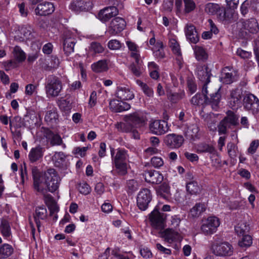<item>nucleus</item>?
I'll return each mask as SVG.
<instances>
[{
	"mask_svg": "<svg viewBox=\"0 0 259 259\" xmlns=\"http://www.w3.org/2000/svg\"><path fill=\"white\" fill-rule=\"evenodd\" d=\"M31 173L34 190L42 194L46 201L48 199L52 201V196L47 194V192H55L59 188L61 181L56 170L50 168L43 173L36 166H32Z\"/></svg>",
	"mask_w": 259,
	"mask_h": 259,
	"instance_id": "obj_1",
	"label": "nucleus"
},
{
	"mask_svg": "<svg viewBox=\"0 0 259 259\" xmlns=\"http://www.w3.org/2000/svg\"><path fill=\"white\" fill-rule=\"evenodd\" d=\"M112 164L115 167L119 175L124 176L127 174V162L129 155L127 151L123 148H118L116 150L110 148Z\"/></svg>",
	"mask_w": 259,
	"mask_h": 259,
	"instance_id": "obj_2",
	"label": "nucleus"
},
{
	"mask_svg": "<svg viewBox=\"0 0 259 259\" xmlns=\"http://www.w3.org/2000/svg\"><path fill=\"white\" fill-rule=\"evenodd\" d=\"M221 87L215 88L212 84L202 85L203 93L205 104L210 105L212 108L217 110L221 99Z\"/></svg>",
	"mask_w": 259,
	"mask_h": 259,
	"instance_id": "obj_3",
	"label": "nucleus"
},
{
	"mask_svg": "<svg viewBox=\"0 0 259 259\" xmlns=\"http://www.w3.org/2000/svg\"><path fill=\"white\" fill-rule=\"evenodd\" d=\"M62 89V82L58 77L54 75L48 77L45 85V91L47 97L55 98L58 97Z\"/></svg>",
	"mask_w": 259,
	"mask_h": 259,
	"instance_id": "obj_4",
	"label": "nucleus"
},
{
	"mask_svg": "<svg viewBox=\"0 0 259 259\" xmlns=\"http://www.w3.org/2000/svg\"><path fill=\"white\" fill-rule=\"evenodd\" d=\"M211 250L216 256H227L233 254V248L232 245L227 242H214L211 246Z\"/></svg>",
	"mask_w": 259,
	"mask_h": 259,
	"instance_id": "obj_5",
	"label": "nucleus"
},
{
	"mask_svg": "<svg viewBox=\"0 0 259 259\" xmlns=\"http://www.w3.org/2000/svg\"><path fill=\"white\" fill-rule=\"evenodd\" d=\"M243 89L237 87L230 91L228 96L229 106L232 109H237L242 104V99L244 98Z\"/></svg>",
	"mask_w": 259,
	"mask_h": 259,
	"instance_id": "obj_6",
	"label": "nucleus"
},
{
	"mask_svg": "<svg viewBox=\"0 0 259 259\" xmlns=\"http://www.w3.org/2000/svg\"><path fill=\"white\" fill-rule=\"evenodd\" d=\"M125 121L130 122L133 128H141L147 124V119L142 113L135 112L134 113L126 115L124 117Z\"/></svg>",
	"mask_w": 259,
	"mask_h": 259,
	"instance_id": "obj_7",
	"label": "nucleus"
},
{
	"mask_svg": "<svg viewBox=\"0 0 259 259\" xmlns=\"http://www.w3.org/2000/svg\"><path fill=\"white\" fill-rule=\"evenodd\" d=\"M166 215L163 213L160 212L155 208L149 214V221L152 227L157 230H162L164 228Z\"/></svg>",
	"mask_w": 259,
	"mask_h": 259,
	"instance_id": "obj_8",
	"label": "nucleus"
},
{
	"mask_svg": "<svg viewBox=\"0 0 259 259\" xmlns=\"http://www.w3.org/2000/svg\"><path fill=\"white\" fill-rule=\"evenodd\" d=\"M220 225V221L217 217L211 216L205 220L201 227V230L205 235L214 233Z\"/></svg>",
	"mask_w": 259,
	"mask_h": 259,
	"instance_id": "obj_9",
	"label": "nucleus"
},
{
	"mask_svg": "<svg viewBox=\"0 0 259 259\" xmlns=\"http://www.w3.org/2000/svg\"><path fill=\"white\" fill-rule=\"evenodd\" d=\"M240 29L241 36L245 37L247 32L251 33H256L259 30V27L257 21L255 19H250L244 21L238 24Z\"/></svg>",
	"mask_w": 259,
	"mask_h": 259,
	"instance_id": "obj_10",
	"label": "nucleus"
},
{
	"mask_svg": "<svg viewBox=\"0 0 259 259\" xmlns=\"http://www.w3.org/2000/svg\"><path fill=\"white\" fill-rule=\"evenodd\" d=\"M151 200L152 194L150 191L147 188L143 189L139 192L137 196V206L141 210H145Z\"/></svg>",
	"mask_w": 259,
	"mask_h": 259,
	"instance_id": "obj_11",
	"label": "nucleus"
},
{
	"mask_svg": "<svg viewBox=\"0 0 259 259\" xmlns=\"http://www.w3.org/2000/svg\"><path fill=\"white\" fill-rule=\"evenodd\" d=\"M149 127L150 131L152 134L157 135H163L169 130L167 122L163 120L151 121Z\"/></svg>",
	"mask_w": 259,
	"mask_h": 259,
	"instance_id": "obj_12",
	"label": "nucleus"
},
{
	"mask_svg": "<svg viewBox=\"0 0 259 259\" xmlns=\"http://www.w3.org/2000/svg\"><path fill=\"white\" fill-rule=\"evenodd\" d=\"M125 27V20L121 17H117L110 22L107 32L110 35H115L122 31Z\"/></svg>",
	"mask_w": 259,
	"mask_h": 259,
	"instance_id": "obj_13",
	"label": "nucleus"
},
{
	"mask_svg": "<svg viewBox=\"0 0 259 259\" xmlns=\"http://www.w3.org/2000/svg\"><path fill=\"white\" fill-rule=\"evenodd\" d=\"M238 72L232 67L227 66L222 70L221 80L223 83L231 84L238 79Z\"/></svg>",
	"mask_w": 259,
	"mask_h": 259,
	"instance_id": "obj_14",
	"label": "nucleus"
},
{
	"mask_svg": "<svg viewBox=\"0 0 259 259\" xmlns=\"http://www.w3.org/2000/svg\"><path fill=\"white\" fill-rule=\"evenodd\" d=\"M244 108L252 113H256L259 111V100L253 94L245 96L243 99Z\"/></svg>",
	"mask_w": 259,
	"mask_h": 259,
	"instance_id": "obj_15",
	"label": "nucleus"
},
{
	"mask_svg": "<svg viewBox=\"0 0 259 259\" xmlns=\"http://www.w3.org/2000/svg\"><path fill=\"white\" fill-rule=\"evenodd\" d=\"M184 140V138L182 136L171 134L165 137L164 141L168 147L175 149L180 147L182 145Z\"/></svg>",
	"mask_w": 259,
	"mask_h": 259,
	"instance_id": "obj_16",
	"label": "nucleus"
},
{
	"mask_svg": "<svg viewBox=\"0 0 259 259\" xmlns=\"http://www.w3.org/2000/svg\"><path fill=\"white\" fill-rule=\"evenodd\" d=\"M55 9V6L52 3L44 2L37 5L34 10V12L36 15L46 16L52 14Z\"/></svg>",
	"mask_w": 259,
	"mask_h": 259,
	"instance_id": "obj_17",
	"label": "nucleus"
},
{
	"mask_svg": "<svg viewBox=\"0 0 259 259\" xmlns=\"http://www.w3.org/2000/svg\"><path fill=\"white\" fill-rule=\"evenodd\" d=\"M118 10L114 6H110L104 8L101 10L98 15V19L103 22L109 21L111 18L117 15Z\"/></svg>",
	"mask_w": 259,
	"mask_h": 259,
	"instance_id": "obj_18",
	"label": "nucleus"
},
{
	"mask_svg": "<svg viewBox=\"0 0 259 259\" xmlns=\"http://www.w3.org/2000/svg\"><path fill=\"white\" fill-rule=\"evenodd\" d=\"M92 7V3L90 0H74L69 5L70 9L76 13L88 11Z\"/></svg>",
	"mask_w": 259,
	"mask_h": 259,
	"instance_id": "obj_19",
	"label": "nucleus"
},
{
	"mask_svg": "<svg viewBox=\"0 0 259 259\" xmlns=\"http://www.w3.org/2000/svg\"><path fill=\"white\" fill-rule=\"evenodd\" d=\"M45 137L52 146H61L63 149L66 148V145L63 143L60 135L55 133L50 130L45 131Z\"/></svg>",
	"mask_w": 259,
	"mask_h": 259,
	"instance_id": "obj_20",
	"label": "nucleus"
},
{
	"mask_svg": "<svg viewBox=\"0 0 259 259\" xmlns=\"http://www.w3.org/2000/svg\"><path fill=\"white\" fill-rule=\"evenodd\" d=\"M32 29L30 26H22L16 32L15 39L18 41H23L27 39H32L33 37Z\"/></svg>",
	"mask_w": 259,
	"mask_h": 259,
	"instance_id": "obj_21",
	"label": "nucleus"
},
{
	"mask_svg": "<svg viewBox=\"0 0 259 259\" xmlns=\"http://www.w3.org/2000/svg\"><path fill=\"white\" fill-rule=\"evenodd\" d=\"M145 181L149 183L158 184L163 181V176L155 170L145 171L144 174Z\"/></svg>",
	"mask_w": 259,
	"mask_h": 259,
	"instance_id": "obj_22",
	"label": "nucleus"
},
{
	"mask_svg": "<svg viewBox=\"0 0 259 259\" xmlns=\"http://www.w3.org/2000/svg\"><path fill=\"white\" fill-rule=\"evenodd\" d=\"M211 73L208 68L204 65L197 68V75L199 79L203 83V85L206 84L211 85L210 83V77Z\"/></svg>",
	"mask_w": 259,
	"mask_h": 259,
	"instance_id": "obj_23",
	"label": "nucleus"
},
{
	"mask_svg": "<svg viewBox=\"0 0 259 259\" xmlns=\"http://www.w3.org/2000/svg\"><path fill=\"white\" fill-rule=\"evenodd\" d=\"M45 151V148L40 145L32 148L28 154V158L31 163H34L41 159Z\"/></svg>",
	"mask_w": 259,
	"mask_h": 259,
	"instance_id": "obj_24",
	"label": "nucleus"
},
{
	"mask_svg": "<svg viewBox=\"0 0 259 259\" xmlns=\"http://www.w3.org/2000/svg\"><path fill=\"white\" fill-rule=\"evenodd\" d=\"M187 38L191 43L196 44L199 41V36L195 27L192 24H187L185 27Z\"/></svg>",
	"mask_w": 259,
	"mask_h": 259,
	"instance_id": "obj_25",
	"label": "nucleus"
},
{
	"mask_svg": "<svg viewBox=\"0 0 259 259\" xmlns=\"http://www.w3.org/2000/svg\"><path fill=\"white\" fill-rule=\"evenodd\" d=\"M116 97L121 100H132L135 95L128 88L125 87H117L116 92Z\"/></svg>",
	"mask_w": 259,
	"mask_h": 259,
	"instance_id": "obj_26",
	"label": "nucleus"
},
{
	"mask_svg": "<svg viewBox=\"0 0 259 259\" xmlns=\"http://www.w3.org/2000/svg\"><path fill=\"white\" fill-rule=\"evenodd\" d=\"M110 108L115 112H121L131 108V105L123 101L113 100L109 103Z\"/></svg>",
	"mask_w": 259,
	"mask_h": 259,
	"instance_id": "obj_27",
	"label": "nucleus"
},
{
	"mask_svg": "<svg viewBox=\"0 0 259 259\" xmlns=\"http://www.w3.org/2000/svg\"><path fill=\"white\" fill-rule=\"evenodd\" d=\"M47 210L45 207H37L35 209V213L34 214V220L36 225L38 231H40L41 223L40 220H44L47 218Z\"/></svg>",
	"mask_w": 259,
	"mask_h": 259,
	"instance_id": "obj_28",
	"label": "nucleus"
},
{
	"mask_svg": "<svg viewBox=\"0 0 259 259\" xmlns=\"http://www.w3.org/2000/svg\"><path fill=\"white\" fill-rule=\"evenodd\" d=\"M161 237L164 239L165 241L171 243L178 239L179 234L172 228H168L162 232Z\"/></svg>",
	"mask_w": 259,
	"mask_h": 259,
	"instance_id": "obj_29",
	"label": "nucleus"
},
{
	"mask_svg": "<svg viewBox=\"0 0 259 259\" xmlns=\"http://www.w3.org/2000/svg\"><path fill=\"white\" fill-rule=\"evenodd\" d=\"M45 120L48 125L53 126L59 122L57 109L53 108L48 111L45 116Z\"/></svg>",
	"mask_w": 259,
	"mask_h": 259,
	"instance_id": "obj_30",
	"label": "nucleus"
},
{
	"mask_svg": "<svg viewBox=\"0 0 259 259\" xmlns=\"http://www.w3.org/2000/svg\"><path fill=\"white\" fill-rule=\"evenodd\" d=\"M75 44L76 39L73 37H66L64 38L63 50L66 56L70 55L74 52V47Z\"/></svg>",
	"mask_w": 259,
	"mask_h": 259,
	"instance_id": "obj_31",
	"label": "nucleus"
},
{
	"mask_svg": "<svg viewBox=\"0 0 259 259\" xmlns=\"http://www.w3.org/2000/svg\"><path fill=\"white\" fill-rule=\"evenodd\" d=\"M91 68L96 73L107 71L108 69L107 61L106 60H101L95 62L92 64Z\"/></svg>",
	"mask_w": 259,
	"mask_h": 259,
	"instance_id": "obj_32",
	"label": "nucleus"
},
{
	"mask_svg": "<svg viewBox=\"0 0 259 259\" xmlns=\"http://www.w3.org/2000/svg\"><path fill=\"white\" fill-rule=\"evenodd\" d=\"M216 15L219 21L223 23L229 22L232 17V14L230 11L226 10L223 7H220Z\"/></svg>",
	"mask_w": 259,
	"mask_h": 259,
	"instance_id": "obj_33",
	"label": "nucleus"
},
{
	"mask_svg": "<svg viewBox=\"0 0 259 259\" xmlns=\"http://www.w3.org/2000/svg\"><path fill=\"white\" fill-rule=\"evenodd\" d=\"M0 231L3 236L7 239H9L11 236V227L9 221L4 218L2 219L0 224Z\"/></svg>",
	"mask_w": 259,
	"mask_h": 259,
	"instance_id": "obj_34",
	"label": "nucleus"
},
{
	"mask_svg": "<svg viewBox=\"0 0 259 259\" xmlns=\"http://www.w3.org/2000/svg\"><path fill=\"white\" fill-rule=\"evenodd\" d=\"M66 156L62 152H56L52 157V160L56 167H62L65 163Z\"/></svg>",
	"mask_w": 259,
	"mask_h": 259,
	"instance_id": "obj_35",
	"label": "nucleus"
},
{
	"mask_svg": "<svg viewBox=\"0 0 259 259\" xmlns=\"http://www.w3.org/2000/svg\"><path fill=\"white\" fill-rule=\"evenodd\" d=\"M14 252L12 245L5 243L0 245V259H5L9 257Z\"/></svg>",
	"mask_w": 259,
	"mask_h": 259,
	"instance_id": "obj_36",
	"label": "nucleus"
},
{
	"mask_svg": "<svg viewBox=\"0 0 259 259\" xmlns=\"http://www.w3.org/2000/svg\"><path fill=\"white\" fill-rule=\"evenodd\" d=\"M204 203H196L190 210L189 215L192 218H198L205 210Z\"/></svg>",
	"mask_w": 259,
	"mask_h": 259,
	"instance_id": "obj_37",
	"label": "nucleus"
},
{
	"mask_svg": "<svg viewBox=\"0 0 259 259\" xmlns=\"http://www.w3.org/2000/svg\"><path fill=\"white\" fill-rule=\"evenodd\" d=\"M135 62H133L130 65L129 67L132 73L137 77H139L142 72V61L141 59L139 60H135Z\"/></svg>",
	"mask_w": 259,
	"mask_h": 259,
	"instance_id": "obj_38",
	"label": "nucleus"
},
{
	"mask_svg": "<svg viewBox=\"0 0 259 259\" xmlns=\"http://www.w3.org/2000/svg\"><path fill=\"white\" fill-rule=\"evenodd\" d=\"M193 49L195 58L198 61H203L207 59V54L203 47L199 46H195Z\"/></svg>",
	"mask_w": 259,
	"mask_h": 259,
	"instance_id": "obj_39",
	"label": "nucleus"
},
{
	"mask_svg": "<svg viewBox=\"0 0 259 259\" xmlns=\"http://www.w3.org/2000/svg\"><path fill=\"white\" fill-rule=\"evenodd\" d=\"M156 193L158 196L164 199H168L170 196L169 187L166 183L159 186L156 190Z\"/></svg>",
	"mask_w": 259,
	"mask_h": 259,
	"instance_id": "obj_40",
	"label": "nucleus"
},
{
	"mask_svg": "<svg viewBox=\"0 0 259 259\" xmlns=\"http://www.w3.org/2000/svg\"><path fill=\"white\" fill-rule=\"evenodd\" d=\"M126 45L128 50L131 52L130 56L135 60H139L140 59V55L138 50V46L134 42L127 41Z\"/></svg>",
	"mask_w": 259,
	"mask_h": 259,
	"instance_id": "obj_41",
	"label": "nucleus"
},
{
	"mask_svg": "<svg viewBox=\"0 0 259 259\" xmlns=\"http://www.w3.org/2000/svg\"><path fill=\"white\" fill-rule=\"evenodd\" d=\"M149 74L150 77L155 80H157L159 77V67L154 62H151L148 65Z\"/></svg>",
	"mask_w": 259,
	"mask_h": 259,
	"instance_id": "obj_42",
	"label": "nucleus"
},
{
	"mask_svg": "<svg viewBox=\"0 0 259 259\" xmlns=\"http://www.w3.org/2000/svg\"><path fill=\"white\" fill-rule=\"evenodd\" d=\"M226 116L224 118L231 125L237 126L239 124L238 116L231 110H229L226 113Z\"/></svg>",
	"mask_w": 259,
	"mask_h": 259,
	"instance_id": "obj_43",
	"label": "nucleus"
},
{
	"mask_svg": "<svg viewBox=\"0 0 259 259\" xmlns=\"http://www.w3.org/2000/svg\"><path fill=\"white\" fill-rule=\"evenodd\" d=\"M115 127L118 132L121 133H130L133 129L130 122L125 121L117 122L115 124Z\"/></svg>",
	"mask_w": 259,
	"mask_h": 259,
	"instance_id": "obj_44",
	"label": "nucleus"
},
{
	"mask_svg": "<svg viewBox=\"0 0 259 259\" xmlns=\"http://www.w3.org/2000/svg\"><path fill=\"white\" fill-rule=\"evenodd\" d=\"M250 229L249 225L247 223L241 222L237 224L235 227V230L238 235L242 236L246 235Z\"/></svg>",
	"mask_w": 259,
	"mask_h": 259,
	"instance_id": "obj_45",
	"label": "nucleus"
},
{
	"mask_svg": "<svg viewBox=\"0 0 259 259\" xmlns=\"http://www.w3.org/2000/svg\"><path fill=\"white\" fill-rule=\"evenodd\" d=\"M199 128L196 124L190 125L186 132V136L191 139L197 138L199 136Z\"/></svg>",
	"mask_w": 259,
	"mask_h": 259,
	"instance_id": "obj_46",
	"label": "nucleus"
},
{
	"mask_svg": "<svg viewBox=\"0 0 259 259\" xmlns=\"http://www.w3.org/2000/svg\"><path fill=\"white\" fill-rule=\"evenodd\" d=\"M221 6L215 3H209L205 5L204 11L209 15H216Z\"/></svg>",
	"mask_w": 259,
	"mask_h": 259,
	"instance_id": "obj_47",
	"label": "nucleus"
},
{
	"mask_svg": "<svg viewBox=\"0 0 259 259\" xmlns=\"http://www.w3.org/2000/svg\"><path fill=\"white\" fill-rule=\"evenodd\" d=\"M185 96V92L182 91L179 93H170L167 95V97L171 102L176 103L184 98Z\"/></svg>",
	"mask_w": 259,
	"mask_h": 259,
	"instance_id": "obj_48",
	"label": "nucleus"
},
{
	"mask_svg": "<svg viewBox=\"0 0 259 259\" xmlns=\"http://www.w3.org/2000/svg\"><path fill=\"white\" fill-rule=\"evenodd\" d=\"M197 150L200 153H208L214 154L215 150L213 146L207 144H201L198 146Z\"/></svg>",
	"mask_w": 259,
	"mask_h": 259,
	"instance_id": "obj_49",
	"label": "nucleus"
},
{
	"mask_svg": "<svg viewBox=\"0 0 259 259\" xmlns=\"http://www.w3.org/2000/svg\"><path fill=\"white\" fill-rule=\"evenodd\" d=\"M137 83L141 88L144 94L149 97H153L154 92L146 83L141 81L140 80H137Z\"/></svg>",
	"mask_w": 259,
	"mask_h": 259,
	"instance_id": "obj_50",
	"label": "nucleus"
},
{
	"mask_svg": "<svg viewBox=\"0 0 259 259\" xmlns=\"http://www.w3.org/2000/svg\"><path fill=\"white\" fill-rule=\"evenodd\" d=\"M13 55L14 58L19 62H22L26 59L25 54L18 46L14 47L13 50Z\"/></svg>",
	"mask_w": 259,
	"mask_h": 259,
	"instance_id": "obj_51",
	"label": "nucleus"
},
{
	"mask_svg": "<svg viewBox=\"0 0 259 259\" xmlns=\"http://www.w3.org/2000/svg\"><path fill=\"white\" fill-rule=\"evenodd\" d=\"M187 190L191 194H196L200 191V188L195 181L188 183L186 185Z\"/></svg>",
	"mask_w": 259,
	"mask_h": 259,
	"instance_id": "obj_52",
	"label": "nucleus"
},
{
	"mask_svg": "<svg viewBox=\"0 0 259 259\" xmlns=\"http://www.w3.org/2000/svg\"><path fill=\"white\" fill-rule=\"evenodd\" d=\"M231 126L227 121L223 119L220 122L218 126L219 134L220 135L226 134L227 129L230 128Z\"/></svg>",
	"mask_w": 259,
	"mask_h": 259,
	"instance_id": "obj_53",
	"label": "nucleus"
},
{
	"mask_svg": "<svg viewBox=\"0 0 259 259\" xmlns=\"http://www.w3.org/2000/svg\"><path fill=\"white\" fill-rule=\"evenodd\" d=\"M191 103L193 105H200L205 103L204 98L203 94H196L190 100Z\"/></svg>",
	"mask_w": 259,
	"mask_h": 259,
	"instance_id": "obj_54",
	"label": "nucleus"
},
{
	"mask_svg": "<svg viewBox=\"0 0 259 259\" xmlns=\"http://www.w3.org/2000/svg\"><path fill=\"white\" fill-rule=\"evenodd\" d=\"M227 151L229 156L231 158H235L237 156V146L232 142H230L227 144Z\"/></svg>",
	"mask_w": 259,
	"mask_h": 259,
	"instance_id": "obj_55",
	"label": "nucleus"
},
{
	"mask_svg": "<svg viewBox=\"0 0 259 259\" xmlns=\"http://www.w3.org/2000/svg\"><path fill=\"white\" fill-rule=\"evenodd\" d=\"M90 50L93 52L95 54L102 53L104 51V48L99 42H92L90 46Z\"/></svg>",
	"mask_w": 259,
	"mask_h": 259,
	"instance_id": "obj_56",
	"label": "nucleus"
},
{
	"mask_svg": "<svg viewBox=\"0 0 259 259\" xmlns=\"http://www.w3.org/2000/svg\"><path fill=\"white\" fill-rule=\"evenodd\" d=\"M187 85L188 91L191 94H193L197 91V84L194 78L192 77H188L187 81Z\"/></svg>",
	"mask_w": 259,
	"mask_h": 259,
	"instance_id": "obj_57",
	"label": "nucleus"
},
{
	"mask_svg": "<svg viewBox=\"0 0 259 259\" xmlns=\"http://www.w3.org/2000/svg\"><path fill=\"white\" fill-rule=\"evenodd\" d=\"M185 13H189L196 8V4L193 0H184Z\"/></svg>",
	"mask_w": 259,
	"mask_h": 259,
	"instance_id": "obj_58",
	"label": "nucleus"
},
{
	"mask_svg": "<svg viewBox=\"0 0 259 259\" xmlns=\"http://www.w3.org/2000/svg\"><path fill=\"white\" fill-rule=\"evenodd\" d=\"M243 237L240 241L239 242V245L241 247L249 246L252 244V238L249 235H242Z\"/></svg>",
	"mask_w": 259,
	"mask_h": 259,
	"instance_id": "obj_59",
	"label": "nucleus"
},
{
	"mask_svg": "<svg viewBox=\"0 0 259 259\" xmlns=\"http://www.w3.org/2000/svg\"><path fill=\"white\" fill-rule=\"evenodd\" d=\"M169 46L171 48L174 54L177 55L178 56L181 55L180 46L175 39H172L170 40Z\"/></svg>",
	"mask_w": 259,
	"mask_h": 259,
	"instance_id": "obj_60",
	"label": "nucleus"
},
{
	"mask_svg": "<svg viewBox=\"0 0 259 259\" xmlns=\"http://www.w3.org/2000/svg\"><path fill=\"white\" fill-rule=\"evenodd\" d=\"M12 124L16 128H20L22 126L24 125V123L23 121L22 118L20 116H15L12 121H10V128L12 126Z\"/></svg>",
	"mask_w": 259,
	"mask_h": 259,
	"instance_id": "obj_61",
	"label": "nucleus"
},
{
	"mask_svg": "<svg viewBox=\"0 0 259 259\" xmlns=\"http://www.w3.org/2000/svg\"><path fill=\"white\" fill-rule=\"evenodd\" d=\"M78 189L80 193L87 195L90 192L91 188L87 183L82 182L79 184Z\"/></svg>",
	"mask_w": 259,
	"mask_h": 259,
	"instance_id": "obj_62",
	"label": "nucleus"
},
{
	"mask_svg": "<svg viewBox=\"0 0 259 259\" xmlns=\"http://www.w3.org/2000/svg\"><path fill=\"white\" fill-rule=\"evenodd\" d=\"M121 44L117 39L110 40L108 44V47L110 50H117L121 48Z\"/></svg>",
	"mask_w": 259,
	"mask_h": 259,
	"instance_id": "obj_63",
	"label": "nucleus"
},
{
	"mask_svg": "<svg viewBox=\"0 0 259 259\" xmlns=\"http://www.w3.org/2000/svg\"><path fill=\"white\" fill-rule=\"evenodd\" d=\"M151 163L155 168H159L163 166L164 162L163 159L157 156H154L151 159Z\"/></svg>",
	"mask_w": 259,
	"mask_h": 259,
	"instance_id": "obj_64",
	"label": "nucleus"
}]
</instances>
